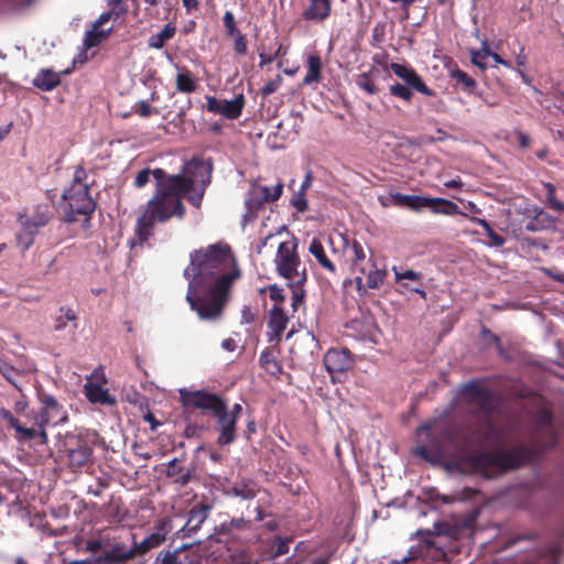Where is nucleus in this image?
<instances>
[{
  "label": "nucleus",
  "mask_w": 564,
  "mask_h": 564,
  "mask_svg": "<svg viewBox=\"0 0 564 564\" xmlns=\"http://www.w3.org/2000/svg\"><path fill=\"white\" fill-rule=\"evenodd\" d=\"M206 109L209 112L220 115L225 119H238L246 105V99L242 94L237 95L232 100L218 99L215 96L206 97Z\"/></svg>",
  "instance_id": "12"
},
{
  "label": "nucleus",
  "mask_w": 564,
  "mask_h": 564,
  "mask_svg": "<svg viewBox=\"0 0 564 564\" xmlns=\"http://www.w3.org/2000/svg\"><path fill=\"white\" fill-rule=\"evenodd\" d=\"M59 452L66 457V465L73 473L93 464V446L83 435L66 434Z\"/></svg>",
  "instance_id": "8"
},
{
  "label": "nucleus",
  "mask_w": 564,
  "mask_h": 564,
  "mask_svg": "<svg viewBox=\"0 0 564 564\" xmlns=\"http://www.w3.org/2000/svg\"><path fill=\"white\" fill-rule=\"evenodd\" d=\"M554 218L542 208H534V215L525 223L528 231L536 232L550 229L554 226Z\"/></svg>",
  "instance_id": "21"
},
{
  "label": "nucleus",
  "mask_w": 564,
  "mask_h": 564,
  "mask_svg": "<svg viewBox=\"0 0 564 564\" xmlns=\"http://www.w3.org/2000/svg\"><path fill=\"white\" fill-rule=\"evenodd\" d=\"M415 453L425 460H433V458L441 454V446L435 445H420L416 447Z\"/></svg>",
  "instance_id": "47"
},
{
  "label": "nucleus",
  "mask_w": 564,
  "mask_h": 564,
  "mask_svg": "<svg viewBox=\"0 0 564 564\" xmlns=\"http://www.w3.org/2000/svg\"><path fill=\"white\" fill-rule=\"evenodd\" d=\"M393 272L395 274L397 282H401L402 280L421 282V280L423 279V274L414 270H405L403 272H400L395 267H393Z\"/></svg>",
  "instance_id": "54"
},
{
  "label": "nucleus",
  "mask_w": 564,
  "mask_h": 564,
  "mask_svg": "<svg viewBox=\"0 0 564 564\" xmlns=\"http://www.w3.org/2000/svg\"><path fill=\"white\" fill-rule=\"evenodd\" d=\"M230 492L235 497H239L245 500L253 499L258 492L257 486L253 481H239L235 482L231 488Z\"/></svg>",
  "instance_id": "33"
},
{
  "label": "nucleus",
  "mask_w": 564,
  "mask_h": 564,
  "mask_svg": "<svg viewBox=\"0 0 564 564\" xmlns=\"http://www.w3.org/2000/svg\"><path fill=\"white\" fill-rule=\"evenodd\" d=\"M36 398L41 408L28 413V417L34 425H58L67 422V411L53 394L46 392L43 388H39L36 389Z\"/></svg>",
  "instance_id": "9"
},
{
  "label": "nucleus",
  "mask_w": 564,
  "mask_h": 564,
  "mask_svg": "<svg viewBox=\"0 0 564 564\" xmlns=\"http://www.w3.org/2000/svg\"><path fill=\"white\" fill-rule=\"evenodd\" d=\"M175 33L176 26L173 23H166L159 33L149 37L148 45L151 48L161 50L164 47L165 42L174 37Z\"/></svg>",
  "instance_id": "29"
},
{
  "label": "nucleus",
  "mask_w": 564,
  "mask_h": 564,
  "mask_svg": "<svg viewBox=\"0 0 564 564\" xmlns=\"http://www.w3.org/2000/svg\"><path fill=\"white\" fill-rule=\"evenodd\" d=\"M292 539H283L281 536L274 538V555L281 556L289 552V545L291 543Z\"/></svg>",
  "instance_id": "58"
},
{
  "label": "nucleus",
  "mask_w": 564,
  "mask_h": 564,
  "mask_svg": "<svg viewBox=\"0 0 564 564\" xmlns=\"http://www.w3.org/2000/svg\"><path fill=\"white\" fill-rule=\"evenodd\" d=\"M411 195H405L401 193H391L390 199L391 205L398 206V207H408L410 202Z\"/></svg>",
  "instance_id": "62"
},
{
  "label": "nucleus",
  "mask_w": 564,
  "mask_h": 564,
  "mask_svg": "<svg viewBox=\"0 0 564 564\" xmlns=\"http://www.w3.org/2000/svg\"><path fill=\"white\" fill-rule=\"evenodd\" d=\"M90 186L87 171L82 165L77 166L70 185L62 194V219L65 223L83 221L85 228L89 227L91 215L97 207L96 200L90 195Z\"/></svg>",
  "instance_id": "5"
},
{
  "label": "nucleus",
  "mask_w": 564,
  "mask_h": 564,
  "mask_svg": "<svg viewBox=\"0 0 564 564\" xmlns=\"http://www.w3.org/2000/svg\"><path fill=\"white\" fill-rule=\"evenodd\" d=\"M0 373L10 382L18 391L22 392V387L17 381V376L22 372L13 367L7 359L0 357Z\"/></svg>",
  "instance_id": "36"
},
{
  "label": "nucleus",
  "mask_w": 564,
  "mask_h": 564,
  "mask_svg": "<svg viewBox=\"0 0 564 564\" xmlns=\"http://www.w3.org/2000/svg\"><path fill=\"white\" fill-rule=\"evenodd\" d=\"M357 85L370 95L378 93V88L370 78V74L364 73L357 77Z\"/></svg>",
  "instance_id": "48"
},
{
  "label": "nucleus",
  "mask_w": 564,
  "mask_h": 564,
  "mask_svg": "<svg viewBox=\"0 0 564 564\" xmlns=\"http://www.w3.org/2000/svg\"><path fill=\"white\" fill-rule=\"evenodd\" d=\"M223 23L226 29V35L232 36L237 33H240V31L237 29L236 20L234 17V13L231 11H226L223 17Z\"/></svg>",
  "instance_id": "53"
},
{
  "label": "nucleus",
  "mask_w": 564,
  "mask_h": 564,
  "mask_svg": "<svg viewBox=\"0 0 564 564\" xmlns=\"http://www.w3.org/2000/svg\"><path fill=\"white\" fill-rule=\"evenodd\" d=\"M32 84L42 91H51L61 84V77L53 69L44 68L36 74Z\"/></svg>",
  "instance_id": "23"
},
{
  "label": "nucleus",
  "mask_w": 564,
  "mask_h": 564,
  "mask_svg": "<svg viewBox=\"0 0 564 564\" xmlns=\"http://www.w3.org/2000/svg\"><path fill=\"white\" fill-rule=\"evenodd\" d=\"M324 366L326 370L333 373H343L352 366L350 352L347 349H328L324 356Z\"/></svg>",
  "instance_id": "14"
},
{
  "label": "nucleus",
  "mask_w": 564,
  "mask_h": 564,
  "mask_svg": "<svg viewBox=\"0 0 564 564\" xmlns=\"http://www.w3.org/2000/svg\"><path fill=\"white\" fill-rule=\"evenodd\" d=\"M166 540V535L160 532H153L141 542H133L131 549L133 558L147 554L152 549L160 546Z\"/></svg>",
  "instance_id": "24"
},
{
  "label": "nucleus",
  "mask_w": 564,
  "mask_h": 564,
  "mask_svg": "<svg viewBox=\"0 0 564 564\" xmlns=\"http://www.w3.org/2000/svg\"><path fill=\"white\" fill-rule=\"evenodd\" d=\"M291 204L299 213H304L308 208L307 199L305 197V193L303 192H297L292 197Z\"/></svg>",
  "instance_id": "56"
},
{
  "label": "nucleus",
  "mask_w": 564,
  "mask_h": 564,
  "mask_svg": "<svg viewBox=\"0 0 564 564\" xmlns=\"http://www.w3.org/2000/svg\"><path fill=\"white\" fill-rule=\"evenodd\" d=\"M86 398L91 403H100L112 405L116 403V399L109 393L108 389L104 388L99 383L87 381L84 386Z\"/></svg>",
  "instance_id": "20"
},
{
  "label": "nucleus",
  "mask_w": 564,
  "mask_h": 564,
  "mask_svg": "<svg viewBox=\"0 0 564 564\" xmlns=\"http://www.w3.org/2000/svg\"><path fill=\"white\" fill-rule=\"evenodd\" d=\"M360 272L362 274L367 275L366 282H367V286L370 290L380 289L383 285L387 274H388V271L386 268L379 269L376 267V263H372V269L368 273H366V270L364 268L360 269Z\"/></svg>",
  "instance_id": "32"
},
{
  "label": "nucleus",
  "mask_w": 564,
  "mask_h": 564,
  "mask_svg": "<svg viewBox=\"0 0 564 564\" xmlns=\"http://www.w3.org/2000/svg\"><path fill=\"white\" fill-rule=\"evenodd\" d=\"M137 107L138 108L135 109V112L143 118L150 117L153 113H159V111L151 107V105L147 100H140L137 104Z\"/></svg>",
  "instance_id": "61"
},
{
  "label": "nucleus",
  "mask_w": 564,
  "mask_h": 564,
  "mask_svg": "<svg viewBox=\"0 0 564 564\" xmlns=\"http://www.w3.org/2000/svg\"><path fill=\"white\" fill-rule=\"evenodd\" d=\"M274 263L279 275L292 284H305L307 273L305 268H301V259L297 254V242L295 239L283 241L279 245L274 258Z\"/></svg>",
  "instance_id": "7"
},
{
  "label": "nucleus",
  "mask_w": 564,
  "mask_h": 564,
  "mask_svg": "<svg viewBox=\"0 0 564 564\" xmlns=\"http://www.w3.org/2000/svg\"><path fill=\"white\" fill-rule=\"evenodd\" d=\"M181 562L184 564H199L198 555L191 550L189 545L178 546Z\"/></svg>",
  "instance_id": "51"
},
{
  "label": "nucleus",
  "mask_w": 564,
  "mask_h": 564,
  "mask_svg": "<svg viewBox=\"0 0 564 564\" xmlns=\"http://www.w3.org/2000/svg\"><path fill=\"white\" fill-rule=\"evenodd\" d=\"M53 216V206L50 203H40L35 206L32 216L25 218L24 221L39 229L46 226Z\"/></svg>",
  "instance_id": "22"
},
{
  "label": "nucleus",
  "mask_w": 564,
  "mask_h": 564,
  "mask_svg": "<svg viewBox=\"0 0 564 564\" xmlns=\"http://www.w3.org/2000/svg\"><path fill=\"white\" fill-rule=\"evenodd\" d=\"M59 313L61 315L55 318V330H62L66 327L67 322H75L77 319V314L70 307L62 306Z\"/></svg>",
  "instance_id": "41"
},
{
  "label": "nucleus",
  "mask_w": 564,
  "mask_h": 564,
  "mask_svg": "<svg viewBox=\"0 0 564 564\" xmlns=\"http://www.w3.org/2000/svg\"><path fill=\"white\" fill-rule=\"evenodd\" d=\"M430 209L434 214H441V215H447V216L462 215L466 218L469 217L467 214L462 213L459 210V207L457 204H455L454 202H452L449 199L442 198V197H432Z\"/></svg>",
  "instance_id": "26"
},
{
  "label": "nucleus",
  "mask_w": 564,
  "mask_h": 564,
  "mask_svg": "<svg viewBox=\"0 0 564 564\" xmlns=\"http://www.w3.org/2000/svg\"><path fill=\"white\" fill-rule=\"evenodd\" d=\"M310 253L317 260L319 265L324 268L329 273L335 274L336 273V267L330 261V259L326 256L324 246L322 241L318 238H313L310 247H308Z\"/></svg>",
  "instance_id": "25"
},
{
  "label": "nucleus",
  "mask_w": 564,
  "mask_h": 564,
  "mask_svg": "<svg viewBox=\"0 0 564 564\" xmlns=\"http://www.w3.org/2000/svg\"><path fill=\"white\" fill-rule=\"evenodd\" d=\"M228 564H258V558L248 550L232 552V549L228 547Z\"/></svg>",
  "instance_id": "37"
},
{
  "label": "nucleus",
  "mask_w": 564,
  "mask_h": 564,
  "mask_svg": "<svg viewBox=\"0 0 564 564\" xmlns=\"http://www.w3.org/2000/svg\"><path fill=\"white\" fill-rule=\"evenodd\" d=\"M460 392L465 402L476 405L484 415H491L496 410V397L489 388L469 381L462 387Z\"/></svg>",
  "instance_id": "10"
},
{
  "label": "nucleus",
  "mask_w": 564,
  "mask_h": 564,
  "mask_svg": "<svg viewBox=\"0 0 564 564\" xmlns=\"http://www.w3.org/2000/svg\"><path fill=\"white\" fill-rule=\"evenodd\" d=\"M468 219L471 223L477 224L484 228L492 246L502 247L505 245L506 239L502 236L495 232V230L491 228L490 224L486 219L478 218L475 216L468 217Z\"/></svg>",
  "instance_id": "38"
},
{
  "label": "nucleus",
  "mask_w": 564,
  "mask_h": 564,
  "mask_svg": "<svg viewBox=\"0 0 564 564\" xmlns=\"http://www.w3.org/2000/svg\"><path fill=\"white\" fill-rule=\"evenodd\" d=\"M109 486V481L105 478H98L96 487L89 486L87 492L94 495L95 497H100L102 490Z\"/></svg>",
  "instance_id": "63"
},
{
  "label": "nucleus",
  "mask_w": 564,
  "mask_h": 564,
  "mask_svg": "<svg viewBox=\"0 0 564 564\" xmlns=\"http://www.w3.org/2000/svg\"><path fill=\"white\" fill-rule=\"evenodd\" d=\"M352 251V264L357 265L359 262L366 259V252L361 243L357 240H352L350 245Z\"/></svg>",
  "instance_id": "55"
},
{
  "label": "nucleus",
  "mask_w": 564,
  "mask_h": 564,
  "mask_svg": "<svg viewBox=\"0 0 564 564\" xmlns=\"http://www.w3.org/2000/svg\"><path fill=\"white\" fill-rule=\"evenodd\" d=\"M333 0H307L302 12L305 21L322 23L332 14Z\"/></svg>",
  "instance_id": "15"
},
{
  "label": "nucleus",
  "mask_w": 564,
  "mask_h": 564,
  "mask_svg": "<svg viewBox=\"0 0 564 564\" xmlns=\"http://www.w3.org/2000/svg\"><path fill=\"white\" fill-rule=\"evenodd\" d=\"M213 170L210 159L198 156L185 162L178 174H167L158 167L153 173L155 192L137 221L139 239L148 240L156 223H166L173 217L183 219L186 212L183 197L194 207L200 208L205 192L212 183Z\"/></svg>",
  "instance_id": "2"
},
{
  "label": "nucleus",
  "mask_w": 564,
  "mask_h": 564,
  "mask_svg": "<svg viewBox=\"0 0 564 564\" xmlns=\"http://www.w3.org/2000/svg\"><path fill=\"white\" fill-rule=\"evenodd\" d=\"M290 288L292 289V307L295 311L299 305L303 304L305 299V290L304 284H292L289 282Z\"/></svg>",
  "instance_id": "49"
},
{
  "label": "nucleus",
  "mask_w": 564,
  "mask_h": 564,
  "mask_svg": "<svg viewBox=\"0 0 564 564\" xmlns=\"http://www.w3.org/2000/svg\"><path fill=\"white\" fill-rule=\"evenodd\" d=\"M525 432L528 444H519L508 451H482L467 454L460 464L470 471L491 479L509 471L541 463L549 452L560 444L555 415L551 406L542 404L529 415Z\"/></svg>",
  "instance_id": "3"
},
{
  "label": "nucleus",
  "mask_w": 564,
  "mask_h": 564,
  "mask_svg": "<svg viewBox=\"0 0 564 564\" xmlns=\"http://www.w3.org/2000/svg\"><path fill=\"white\" fill-rule=\"evenodd\" d=\"M156 171V169L154 170H150V169H143L141 170L135 178H134V186L138 187V188H141L143 186H145L149 181H150V176L152 175L153 176V173Z\"/></svg>",
  "instance_id": "57"
},
{
  "label": "nucleus",
  "mask_w": 564,
  "mask_h": 564,
  "mask_svg": "<svg viewBox=\"0 0 564 564\" xmlns=\"http://www.w3.org/2000/svg\"><path fill=\"white\" fill-rule=\"evenodd\" d=\"M491 54L490 48L485 44L480 50L471 52V63L481 69H486V59Z\"/></svg>",
  "instance_id": "46"
},
{
  "label": "nucleus",
  "mask_w": 564,
  "mask_h": 564,
  "mask_svg": "<svg viewBox=\"0 0 564 564\" xmlns=\"http://www.w3.org/2000/svg\"><path fill=\"white\" fill-rule=\"evenodd\" d=\"M432 197L411 195L408 208L412 210H421L422 208H430Z\"/></svg>",
  "instance_id": "50"
},
{
  "label": "nucleus",
  "mask_w": 564,
  "mask_h": 564,
  "mask_svg": "<svg viewBox=\"0 0 564 564\" xmlns=\"http://www.w3.org/2000/svg\"><path fill=\"white\" fill-rule=\"evenodd\" d=\"M180 401L185 409L202 410L210 413L216 419L217 444L219 446H226L235 442L237 421L234 420L232 415H227V402L221 395L204 389H181Z\"/></svg>",
  "instance_id": "4"
},
{
  "label": "nucleus",
  "mask_w": 564,
  "mask_h": 564,
  "mask_svg": "<svg viewBox=\"0 0 564 564\" xmlns=\"http://www.w3.org/2000/svg\"><path fill=\"white\" fill-rule=\"evenodd\" d=\"M212 509V506L207 503H197L188 512L187 521L182 528V532L184 536H189L194 533H196L202 524L207 519L209 511Z\"/></svg>",
  "instance_id": "17"
},
{
  "label": "nucleus",
  "mask_w": 564,
  "mask_h": 564,
  "mask_svg": "<svg viewBox=\"0 0 564 564\" xmlns=\"http://www.w3.org/2000/svg\"><path fill=\"white\" fill-rule=\"evenodd\" d=\"M153 564H184L181 562L178 547L174 550H162L156 555Z\"/></svg>",
  "instance_id": "40"
},
{
  "label": "nucleus",
  "mask_w": 564,
  "mask_h": 564,
  "mask_svg": "<svg viewBox=\"0 0 564 564\" xmlns=\"http://www.w3.org/2000/svg\"><path fill=\"white\" fill-rule=\"evenodd\" d=\"M264 206L265 203L261 199L260 195L251 188L245 199L246 213L242 215L241 225L246 226L257 219L259 213L264 208Z\"/></svg>",
  "instance_id": "19"
},
{
  "label": "nucleus",
  "mask_w": 564,
  "mask_h": 564,
  "mask_svg": "<svg viewBox=\"0 0 564 564\" xmlns=\"http://www.w3.org/2000/svg\"><path fill=\"white\" fill-rule=\"evenodd\" d=\"M22 218L23 217L20 216L22 228L21 231L17 235V245L24 252L33 245L34 236L36 235L39 229L25 223L24 220H22Z\"/></svg>",
  "instance_id": "30"
},
{
  "label": "nucleus",
  "mask_w": 564,
  "mask_h": 564,
  "mask_svg": "<svg viewBox=\"0 0 564 564\" xmlns=\"http://www.w3.org/2000/svg\"><path fill=\"white\" fill-rule=\"evenodd\" d=\"M181 459L180 458H173L169 462L167 468H166V476L169 478H176L178 475H181L185 469L180 465Z\"/></svg>",
  "instance_id": "59"
},
{
  "label": "nucleus",
  "mask_w": 564,
  "mask_h": 564,
  "mask_svg": "<svg viewBox=\"0 0 564 564\" xmlns=\"http://www.w3.org/2000/svg\"><path fill=\"white\" fill-rule=\"evenodd\" d=\"M389 91L392 96L400 98L406 102H411L413 98L412 88L400 83L392 84L389 87Z\"/></svg>",
  "instance_id": "43"
},
{
  "label": "nucleus",
  "mask_w": 564,
  "mask_h": 564,
  "mask_svg": "<svg viewBox=\"0 0 564 564\" xmlns=\"http://www.w3.org/2000/svg\"><path fill=\"white\" fill-rule=\"evenodd\" d=\"M289 323V317L283 311L281 306L275 304L270 311L269 322H268V339L270 343L279 344L281 341V337L283 332L285 330Z\"/></svg>",
  "instance_id": "16"
},
{
  "label": "nucleus",
  "mask_w": 564,
  "mask_h": 564,
  "mask_svg": "<svg viewBox=\"0 0 564 564\" xmlns=\"http://www.w3.org/2000/svg\"><path fill=\"white\" fill-rule=\"evenodd\" d=\"M187 280L185 300L202 321L221 317L230 289L241 276L231 248L214 243L189 253V264L184 269Z\"/></svg>",
  "instance_id": "1"
},
{
  "label": "nucleus",
  "mask_w": 564,
  "mask_h": 564,
  "mask_svg": "<svg viewBox=\"0 0 564 564\" xmlns=\"http://www.w3.org/2000/svg\"><path fill=\"white\" fill-rule=\"evenodd\" d=\"M251 528V522L245 518H234L230 521H225L219 527V533L229 534L232 530H248Z\"/></svg>",
  "instance_id": "39"
},
{
  "label": "nucleus",
  "mask_w": 564,
  "mask_h": 564,
  "mask_svg": "<svg viewBox=\"0 0 564 564\" xmlns=\"http://www.w3.org/2000/svg\"><path fill=\"white\" fill-rule=\"evenodd\" d=\"M282 83L283 78L278 74L273 79L265 83V85L260 89V94L264 97L270 96L281 87Z\"/></svg>",
  "instance_id": "52"
},
{
  "label": "nucleus",
  "mask_w": 564,
  "mask_h": 564,
  "mask_svg": "<svg viewBox=\"0 0 564 564\" xmlns=\"http://www.w3.org/2000/svg\"><path fill=\"white\" fill-rule=\"evenodd\" d=\"M390 68L399 78L404 80L406 86L412 89L427 97H433L435 95L434 90L424 83L422 77L412 67H408L399 63H391Z\"/></svg>",
  "instance_id": "13"
},
{
  "label": "nucleus",
  "mask_w": 564,
  "mask_h": 564,
  "mask_svg": "<svg viewBox=\"0 0 564 564\" xmlns=\"http://www.w3.org/2000/svg\"><path fill=\"white\" fill-rule=\"evenodd\" d=\"M546 189V200L551 208L557 212H564V203L555 196L556 188L552 183H544Z\"/></svg>",
  "instance_id": "45"
},
{
  "label": "nucleus",
  "mask_w": 564,
  "mask_h": 564,
  "mask_svg": "<svg viewBox=\"0 0 564 564\" xmlns=\"http://www.w3.org/2000/svg\"><path fill=\"white\" fill-rule=\"evenodd\" d=\"M501 437L502 433L490 415H485L477 424L457 431L455 436H451V441L465 447H482L485 444L499 443Z\"/></svg>",
  "instance_id": "6"
},
{
  "label": "nucleus",
  "mask_w": 564,
  "mask_h": 564,
  "mask_svg": "<svg viewBox=\"0 0 564 564\" xmlns=\"http://www.w3.org/2000/svg\"><path fill=\"white\" fill-rule=\"evenodd\" d=\"M0 419L15 431V437L19 442H29L39 438V443L42 445L48 443V434L45 430L47 425L41 426L33 424V426L26 427L6 408H0Z\"/></svg>",
  "instance_id": "11"
},
{
  "label": "nucleus",
  "mask_w": 564,
  "mask_h": 564,
  "mask_svg": "<svg viewBox=\"0 0 564 564\" xmlns=\"http://www.w3.org/2000/svg\"><path fill=\"white\" fill-rule=\"evenodd\" d=\"M176 89L180 93L192 94L197 89V84L189 70L185 69L176 75Z\"/></svg>",
  "instance_id": "35"
},
{
  "label": "nucleus",
  "mask_w": 564,
  "mask_h": 564,
  "mask_svg": "<svg viewBox=\"0 0 564 564\" xmlns=\"http://www.w3.org/2000/svg\"><path fill=\"white\" fill-rule=\"evenodd\" d=\"M269 295L270 299L275 303H281L284 301L283 290L275 284L269 288Z\"/></svg>",
  "instance_id": "64"
},
{
  "label": "nucleus",
  "mask_w": 564,
  "mask_h": 564,
  "mask_svg": "<svg viewBox=\"0 0 564 564\" xmlns=\"http://www.w3.org/2000/svg\"><path fill=\"white\" fill-rule=\"evenodd\" d=\"M288 52V48L283 46L282 43L278 44L276 50L273 53H265L263 51H259L260 63L259 66L263 67L264 65L271 64L275 58L280 56H284Z\"/></svg>",
  "instance_id": "44"
},
{
  "label": "nucleus",
  "mask_w": 564,
  "mask_h": 564,
  "mask_svg": "<svg viewBox=\"0 0 564 564\" xmlns=\"http://www.w3.org/2000/svg\"><path fill=\"white\" fill-rule=\"evenodd\" d=\"M111 32V29L105 31L98 28L93 26L89 31L86 32L84 37V46L89 50L93 47L98 46L101 44L105 40L108 39L109 34Z\"/></svg>",
  "instance_id": "34"
},
{
  "label": "nucleus",
  "mask_w": 564,
  "mask_h": 564,
  "mask_svg": "<svg viewBox=\"0 0 564 564\" xmlns=\"http://www.w3.org/2000/svg\"><path fill=\"white\" fill-rule=\"evenodd\" d=\"M261 199L267 203H273L278 200L283 193V183L279 181L273 187L267 185H257L252 187Z\"/></svg>",
  "instance_id": "31"
},
{
  "label": "nucleus",
  "mask_w": 564,
  "mask_h": 564,
  "mask_svg": "<svg viewBox=\"0 0 564 564\" xmlns=\"http://www.w3.org/2000/svg\"><path fill=\"white\" fill-rule=\"evenodd\" d=\"M451 77L456 82V84H460L465 90L470 91L476 87V80L462 69L456 68L455 70H452Z\"/></svg>",
  "instance_id": "42"
},
{
  "label": "nucleus",
  "mask_w": 564,
  "mask_h": 564,
  "mask_svg": "<svg viewBox=\"0 0 564 564\" xmlns=\"http://www.w3.org/2000/svg\"><path fill=\"white\" fill-rule=\"evenodd\" d=\"M133 554L131 549H126L124 545L117 544L111 550L106 551L104 555L96 557V564L106 563H122L128 560H132ZM70 564H90L85 561H74Z\"/></svg>",
  "instance_id": "18"
},
{
  "label": "nucleus",
  "mask_w": 564,
  "mask_h": 564,
  "mask_svg": "<svg viewBox=\"0 0 564 564\" xmlns=\"http://www.w3.org/2000/svg\"><path fill=\"white\" fill-rule=\"evenodd\" d=\"M260 366L271 376L278 377L282 373V366L279 362L272 348H265L260 354Z\"/></svg>",
  "instance_id": "27"
},
{
  "label": "nucleus",
  "mask_w": 564,
  "mask_h": 564,
  "mask_svg": "<svg viewBox=\"0 0 564 564\" xmlns=\"http://www.w3.org/2000/svg\"><path fill=\"white\" fill-rule=\"evenodd\" d=\"M322 79V61L318 55H310L307 58V72L303 78V85L307 86Z\"/></svg>",
  "instance_id": "28"
},
{
  "label": "nucleus",
  "mask_w": 564,
  "mask_h": 564,
  "mask_svg": "<svg viewBox=\"0 0 564 564\" xmlns=\"http://www.w3.org/2000/svg\"><path fill=\"white\" fill-rule=\"evenodd\" d=\"M235 43H234V50L236 54L238 55H245L247 53V40L246 35L240 33H237L232 35Z\"/></svg>",
  "instance_id": "60"
}]
</instances>
